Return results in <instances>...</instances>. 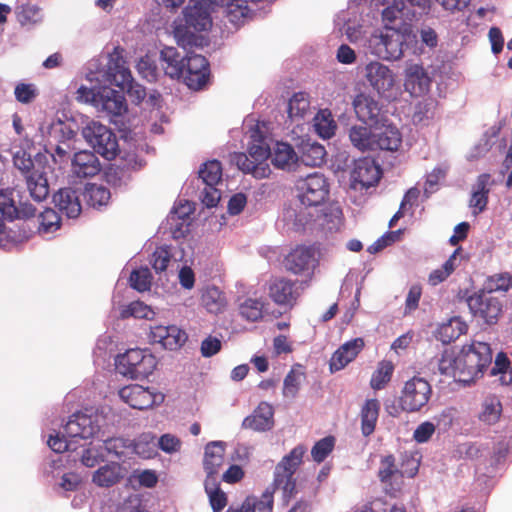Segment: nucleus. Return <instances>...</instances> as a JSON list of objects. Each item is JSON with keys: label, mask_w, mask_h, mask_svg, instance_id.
<instances>
[{"label": "nucleus", "mask_w": 512, "mask_h": 512, "mask_svg": "<svg viewBox=\"0 0 512 512\" xmlns=\"http://www.w3.org/2000/svg\"><path fill=\"white\" fill-rule=\"evenodd\" d=\"M217 0H189L173 22V34L177 44L184 48L202 47L204 38L201 32L212 28V10Z\"/></svg>", "instance_id": "nucleus-1"}, {"label": "nucleus", "mask_w": 512, "mask_h": 512, "mask_svg": "<svg viewBox=\"0 0 512 512\" xmlns=\"http://www.w3.org/2000/svg\"><path fill=\"white\" fill-rule=\"evenodd\" d=\"M492 362V350L485 342L472 341L458 353L459 382L469 384L483 376Z\"/></svg>", "instance_id": "nucleus-2"}, {"label": "nucleus", "mask_w": 512, "mask_h": 512, "mask_svg": "<svg viewBox=\"0 0 512 512\" xmlns=\"http://www.w3.org/2000/svg\"><path fill=\"white\" fill-rule=\"evenodd\" d=\"M305 451L302 445L296 446L289 454L285 455L275 467L271 489H274V491L276 489H282L287 502L294 497L297 492L294 474L302 463Z\"/></svg>", "instance_id": "nucleus-3"}, {"label": "nucleus", "mask_w": 512, "mask_h": 512, "mask_svg": "<svg viewBox=\"0 0 512 512\" xmlns=\"http://www.w3.org/2000/svg\"><path fill=\"white\" fill-rule=\"evenodd\" d=\"M365 79L382 99L393 102L400 95L396 74L388 66L372 61L365 66Z\"/></svg>", "instance_id": "nucleus-4"}, {"label": "nucleus", "mask_w": 512, "mask_h": 512, "mask_svg": "<svg viewBox=\"0 0 512 512\" xmlns=\"http://www.w3.org/2000/svg\"><path fill=\"white\" fill-rule=\"evenodd\" d=\"M115 365L120 374L138 379L151 375L156 368L157 361L149 351L134 348L118 355Z\"/></svg>", "instance_id": "nucleus-5"}, {"label": "nucleus", "mask_w": 512, "mask_h": 512, "mask_svg": "<svg viewBox=\"0 0 512 512\" xmlns=\"http://www.w3.org/2000/svg\"><path fill=\"white\" fill-rule=\"evenodd\" d=\"M432 395L430 383L422 377H413L405 382L399 396L402 412H419L425 407Z\"/></svg>", "instance_id": "nucleus-6"}, {"label": "nucleus", "mask_w": 512, "mask_h": 512, "mask_svg": "<svg viewBox=\"0 0 512 512\" xmlns=\"http://www.w3.org/2000/svg\"><path fill=\"white\" fill-rule=\"evenodd\" d=\"M84 139L104 158L114 159L118 152V141L115 133L107 126L92 121L82 130Z\"/></svg>", "instance_id": "nucleus-7"}, {"label": "nucleus", "mask_w": 512, "mask_h": 512, "mask_svg": "<svg viewBox=\"0 0 512 512\" xmlns=\"http://www.w3.org/2000/svg\"><path fill=\"white\" fill-rule=\"evenodd\" d=\"M297 188L301 204L319 206L327 199L330 186L323 174L314 172L298 180Z\"/></svg>", "instance_id": "nucleus-8"}, {"label": "nucleus", "mask_w": 512, "mask_h": 512, "mask_svg": "<svg viewBox=\"0 0 512 512\" xmlns=\"http://www.w3.org/2000/svg\"><path fill=\"white\" fill-rule=\"evenodd\" d=\"M467 303L471 313L489 325L497 323L502 314V302L485 290L470 296Z\"/></svg>", "instance_id": "nucleus-9"}, {"label": "nucleus", "mask_w": 512, "mask_h": 512, "mask_svg": "<svg viewBox=\"0 0 512 512\" xmlns=\"http://www.w3.org/2000/svg\"><path fill=\"white\" fill-rule=\"evenodd\" d=\"M119 397L131 408L146 410L164 402L163 393L138 384L125 386L119 390Z\"/></svg>", "instance_id": "nucleus-10"}, {"label": "nucleus", "mask_w": 512, "mask_h": 512, "mask_svg": "<svg viewBox=\"0 0 512 512\" xmlns=\"http://www.w3.org/2000/svg\"><path fill=\"white\" fill-rule=\"evenodd\" d=\"M405 43V34L386 25L385 30L375 37L374 52L382 59L398 60L403 55Z\"/></svg>", "instance_id": "nucleus-11"}, {"label": "nucleus", "mask_w": 512, "mask_h": 512, "mask_svg": "<svg viewBox=\"0 0 512 512\" xmlns=\"http://www.w3.org/2000/svg\"><path fill=\"white\" fill-rule=\"evenodd\" d=\"M352 106L357 119L365 125L378 126L388 120L383 106L368 93H358L352 101Z\"/></svg>", "instance_id": "nucleus-12"}, {"label": "nucleus", "mask_w": 512, "mask_h": 512, "mask_svg": "<svg viewBox=\"0 0 512 512\" xmlns=\"http://www.w3.org/2000/svg\"><path fill=\"white\" fill-rule=\"evenodd\" d=\"M210 75L209 62L207 59L195 53H188L183 64V77L185 84L193 90L202 89L207 83Z\"/></svg>", "instance_id": "nucleus-13"}, {"label": "nucleus", "mask_w": 512, "mask_h": 512, "mask_svg": "<svg viewBox=\"0 0 512 512\" xmlns=\"http://www.w3.org/2000/svg\"><path fill=\"white\" fill-rule=\"evenodd\" d=\"M378 478L384 485L387 494L396 497L403 484V475L396 459L392 454L386 455L380 460Z\"/></svg>", "instance_id": "nucleus-14"}, {"label": "nucleus", "mask_w": 512, "mask_h": 512, "mask_svg": "<svg viewBox=\"0 0 512 512\" xmlns=\"http://www.w3.org/2000/svg\"><path fill=\"white\" fill-rule=\"evenodd\" d=\"M431 77L421 64H408L404 70V89L413 97L426 94L431 86Z\"/></svg>", "instance_id": "nucleus-15"}, {"label": "nucleus", "mask_w": 512, "mask_h": 512, "mask_svg": "<svg viewBox=\"0 0 512 512\" xmlns=\"http://www.w3.org/2000/svg\"><path fill=\"white\" fill-rule=\"evenodd\" d=\"M149 339L164 349L177 350L186 342L187 334L175 325H157L150 327Z\"/></svg>", "instance_id": "nucleus-16"}, {"label": "nucleus", "mask_w": 512, "mask_h": 512, "mask_svg": "<svg viewBox=\"0 0 512 512\" xmlns=\"http://www.w3.org/2000/svg\"><path fill=\"white\" fill-rule=\"evenodd\" d=\"M269 297L272 301L279 306H288L292 308L300 293L296 287V282L286 278H277L273 280L268 289Z\"/></svg>", "instance_id": "nucleus-17"}, {"label": "nucleus", "mask_w": 512, "mask_h": 512, "mask_svg": "<svg viewBox=\"0 0 512 512\" xmlns=\"http://www.w3.org/2000/svg\"><path fill=\"white\" fill-rule=\"evenodd\" d=\"M374 128V151H397L402 144V134L393 124L380 123Z\"/></svg>", "instance_id": "nucleus-18"}, {"label": "nucleus", "mask_w": 512, "mask_h": 512, "mask_svg": "<svg viewBox=\"0 0 512 512\" xmlns=\"http://www.w3.org/2000/svg\"><path fill=\"white\" fill-rule=\"evenodd\" d=\"M494 183L495 181L489 173H482L477 177L469 199V207L472 209L473 215L476 216L486 209L489 193Z\"/></svg>", "instance_id": "nucleus-19"}, {"label": "nucleus", "mask_w": 512, "mask_h": 512, "mask_svg": "<svg viewBox=\"0 0 512 512\" xmlns=\"http://www.w3.org/2000/svg\"><path fill=\"white\" fill-rule=\"evenodd\" d=\"M95 108L109 116H120L127 110L126 99L122 93L114 89L107 87L99 88V96Z\"/></svg>", "instance_id": "nucleus-20"}, {"label": "nucleus", "mask_w": 512, "mask_h": 512, "mask_svg": "<svg viewBox=\"0 0 512 512\" xmlns=\"http://www.w3.org/2000/svg\"><path fill=\"white\" fill-rule=\"evenodd\" d=\"M109 74L112 76V82L115 85L122 89H127L129 97L133 98L138 103L145 98V88L139 84L133 83L129 69L124 67L123 64L116 62L114 68L109 66Z\"/></svg>", "instance_id": "nucleus-21"}, {"label": "nucleus", "mask_w": 512, "mask_h": 512, "mask_svg": "<svg viewBox=\"0 0 512 512\" xmlns=\"http://www.w3.org/2000/svg\"><path fill=\"white\" fill-rule=\"evenodd\" d=\"M317 248L314 245H299L285 258V267L294 274L307 270L316 261Z\"/></svg>", "instance_id": "nucleus-22"}, {"label": "nucleus", "mask_w": 512, "mask_h": 512, "mask_svg": "<svg viewBox=\"0 0 512 512\" xmlns=\"http://www.w3.org/2000/svg\"><path fill=\"white\" fill-rule=\"evenodd\" d=\"M381 169L373 161L364 159L359 161L352 172L354 188L368 189L375 186L381 178Z\"/></svg>", "instance_id": "nucleus-23"}, {"label": "nucleus", "mask_w": 512, "mask_h": 512, "mask_svg": "<svg viewBox=\"0 0 512 512\" xmlns=\"http://www.w3.org/2000/svg\"><path fill=\"white\" fill-rule=\"evenodd\" d=\"M363 338L358 337L342 344L330 359V370L339 371L352 362L364 348Z\"/></svg>", "instance_id": "nucleus-24"}, {"label": "nucleus", "mask_w": 512, "mask_h": 512, "mask_svg": "<svg viewBox=\"0 0 512 512\" xmlns=\"http://www.w3.org/2000/svg\"><path fill=\"white\" fill-rule=\"evenodd\" d=\"M101 164L94 152L83 150L75 153L72 160V172L78 178H88L97 175Z\"/></svg>", "instance_id": "nucleus-25"}, {"label": "nucleus", "mask_w": 512, "mask_h": 512, "mask_svg": "<svg viewBox=\"0 0 512 512\" xmlns=\"http://www.w3.org/2000/svg\"><path fill=\"white\" fill-rule=\"evenodd\" d=\"M63 429L67 437L71 439H88L94 436L97 427L93 424L90 416L84 413H75L69 418Z\"/></svg>", "instance_id": "nucleus-26"}, {"label": "nucleus", "mask_w": 512, "mask_h": 512, "mask_svg": "<svg viewBox=\"0 0 512 512\" xmlns=\"http://www.w3.org/2000/svg\"><path fill=\"white\" fill-rule=\"evenodd\" d=\"M273 415V407L267 402H261L253 413L243 420L242 427L254 431L270 430L274 424Z\"/></svg>", "instance_id": "nucleus-27"}, {"label": "nucleus", "mask_w": 512, "mask_h": 512, "mask_svg": "<svg viewBox=\"0 0 512 512\" xmlns=\"http://www.w3.org/2000/svg\"><path fill=\"white\" fill-rule=\"evenodd\" d=\"M55 206L68 218H77L82 210L77 191L72 188L59 189L53 195Z\"/></svg>", "instance_id": "nucleus-28"}, {"label": "nucleus", "mask_w": 512, "mask_h": 512, "mask_svg": "<svg viewBox=\"0 0 512 512\" xmlns=\"http://www.w3.org/2000/svg\"><path fill=\"white\" fill-rule=\"evenodd\" d=\"M224 453L225 448L220 441H213L206 445L203 459L206 479L210 477L217 479L219 469L224 463Z\"/></svg>", "instance_id": "nucleus-29"}, {"label": "nucleus", "mask_w": 512, "mask_h": 512, "mask_svg": "<svg viewBox=\"0 0 512 512\" xmlns=\"http://www.w3.org/2000/svg\"><path fill=\"white\" fill-rule=\"evenodd\" d=\"M271 162L277 169L292 171L298 163V154L285 142H277L272 149Z\"/></svg>", "instance_id": "nucleus-30"}, {"label": "nucleus", "mask_w": 512, "mask_h": 512, "mask_svg": "<svg viewBox=\"0 0 512 512\" xmlns=\"http://www.w3.org/2000/svg\"><path fill=\"white\" fill-rule=\"evenodd\" d=\"M326 150L323 145L310 140L302 141L299 146L298 162L305 166L318 167L325 162Z\"/></svg>", "instance_id": "nucleus-31"}, {"label": "nucleus", "mask_w": 512, "mask_h": 512, "mask_svg": "<svg viewBox=\"0 0 512 512\" xmlns=\"http://www.w3.org/2000/svg\"><path fill=\"white\" fill-rule=\"evenodd\" d=\"M123 478L121 465L111 462L99 467L92 476V482L98 487H111Z\"/></svg>", "instance_id": "nucleus-32"}, {"label": "nucleus", "mask_w": 512, "mask_h": 512, "mask_svg": "<svg viewBox=\"0 0 512 512\" xmlns=\"http://www.w3.org/2000/svg\"><path fill=\"white\" fill-rule=\"evenodd\" d=\"M44 171L33 169L26 175V185L30 196L37 202H41L49 195V184Z\"/></svg>", "instance_id": "nucleus-33"}, {"label": "nucleus", "mask_w": 512, "mask_h": 512, "mask_svg": "<svg viewBox=\"0 0 512 512\" xmlns=\"http://www.w3.org/2000/svg\"><path fill=\"white\" fill-rule=\"evenodd\" d=\"M185 58H181L174 47H165L160 52L161 66L166 75L171 78H180L183 73Z\"/></svg>", "instance_id": "nucleus-34"}, {"label": "nucleus", "mask_w": 512, "mask_h": 512, "mask_svg": "<svg viewBox=\"0 0 512 512\" xmlns=\"http://www.w3.org/2000/svg\"><path fill=\"white\" fill-rule=\"evenodd\" d=\"M380 402L377 399H368L360 411L361 432L368 437L374 433L379 417Z\"/></svg>", "instance_id": "nucleus-35"}, {"label": "nucleus", "mask_w": 512, "mask_h": 512, "mask_svg": "<svg viewBox=\"0 0 512 512\" xmlns=\"http://www.w3.org/2000/svg\"><path fill=\"white\" fill-rule=\"evenodd\" d=\"M233 161L241 171L252 174L257 179L267 178L271 174L269 165L259 164V162L250 157L249 153H235Z\"/></svg>", "instance_id": "nucleus-36"}, {"label": "nucleus", "mask_w": 512, "mask_h": 512, "mask_svg": "<svg viewBox=\"0 0 512 512\" xmlns=\"http://www.w3.org/2000/svg\"><path fill=\"white\" fill-rule=\"evenodd\" d=\"M349 139L361 152L374 151V130L371 126L353 125L349 129Z\"/></svg>", "instance_id": "nucleus-37"}, {"label": "nucleus", "mask_w": 512, "mask_h": 512, "mask_svg": "<svg viewBox=\"0 0 512 512\" xmlns=\"http://www.w3.org/2000/svg\"><path fill=\"white\" fill-rule=\"evenodd\" d=\"M438 103L433 98H425L416 103L412 114L414 125L427 126L435 118Z\"/></svg>", "instance_id": "nucleus-38"}, {"label": "nucleus", "mask_w": 512, "mask_h": 512, "mask_svg": "<svg viewBox=\"0 0 512 512\" xmlns=\"http://www.w3.org/2000/svg\"><path fill=\"white\" fill-rule=\"evenodd\" d=\"M204 489L213 512H221L228 504V496L221 489L218 479H205Z\"/></svg>", "instance_id": "nucleus-39"}, {"label": "nucleus", "mask_w": 512, "mask_h": 512, "mask_svg": "<svg viewBox=\"0 0 512 512\" xmlns=\"http://www.w3.org/2000/svg\"><path fill=\"white\" fill-rule=\"evenodd\" d=\"M252 143L248 148V153L251 158L255 159L256 162L263 165H269L267 159L271 158L272 149L268 146L264 136L258 129H253L251 132Z\"/></svg>", "instance_id": "nucleus-40"}, {"label": "nucleus", "mask_w": 512, "mask_h": 512, "mask_svg": "<svg viewBox=\"0 0 512 512\" xmlns=\"http://www.w3.org/2000/svg\"><path fill=\"white\" fill-rule=\"evenodd\" d=\"M467 329V324L460 317H453L438 328L437 337L443 343H450L465 334Z\"/></svg>", "instance_id": "nucleus-41"}, {"label": "nucleus", "mask_w": 512, "mask_h": 512, "mask_svg": "<svg viewBox=\"0 0 512 512\" xmlns=\"http://www.w3.org/2000/svg\"><path fill=\"white\" fill-rule=\"evenodd\" d=\"M131 448L143 459H151L157 454L156 436L152 433H142L132 441Z\"/></svg>", "instance_id": "nucleus-42"}, {"label": "nucleus", "mask_w": 512, "mask_h": 512, "mask_svg": "<svg viewBox=\"0 0 512 512\" xmlns=\"http://www.w3.org/2000/svg\"><path fill=\"white\" fill-rule=\"evenodd\" d=\"M199 179L203 185L217 186L222 180V166L218 160L205 162L199 169Z\"/></svg>", "instance_id": "nucleus-43"}, {"label": "nucleus", "mask_w": 512, "mask_h": 512, "mask_svg": "<svg viewBox=\"0 0 512 512\" xmlns=\"http://www.w3.org/2000/svg\"><path fill=\"white\" fill-rule=\"evenodd\" d=\"M201 301L203 306L211 313H219L226 306L225 295L215 286L205 289Z\"/></svg>", "instance_id": "nucleus-44"}, {"label": "nucleus", "mask_w": 512, "mask_h": 512, "mask_svg": "<svg viewBox=\"0 0 512 512\" xmlns=\"http://www.w3.org/2000/svg\"><path fill=\"white\" fill-rule=\"evenodd\" d=\"M84 195L88 205L94 208L107 205L111 198L109 189L97 184H89L85 189Z\"/></svg>", "instance_id": "nucleus-45"}, {"label": "nucleus", "mask_w": 512, "mask_h": 512, "mask_svg": "<svg viewBox=\"0 0 512 512\" xmlns=\"http://www.w3.org/2000/svg\"><path fill=\"white\" fill-rule=\"evenodd\" d=\"M394 372V365L391 361L379 362L377 369L372 374L370 385L375 390L383 389L390 382Z\"/></svg>", "instance_id": "nucleus-46"}, {"label": "nucleus", "mask_w": 512, "mask_h": 512, "mask_svg": "<svg viewBox=\"0 0 512 512\" xmlns=\"http://www.w3.org/2000/svg\"><path fill=\"white\" fill-rule=\"evenodd\" d=\"M49 135L51 139L50 145L52 146V141L62 144L70 143L75 138L76 132L71 124L59 120L51 125Z\"/></svg>", "instance_id": "nucleus-47"}, {"label": "nucleus", "mask_w": 512, "mask_h": 512, "mask_svg": "<svg viewBox=\"0 0 512 512\" xmlns=\"http://www.w3.org/2000/svg\"><path fill=\"white\" fill-rule=\"evenodd\" d=\"M483 409L479 415V419L489 425L495 424L501 416L502 404L496 397H488L482 405Z\"/></svg>", "instance_id": "nucleus-48"}, {"label": "nucleus", "mask_w": 512, "mask_h": 512, "mask_svg": "<svg viewBox=\"0 0 512 512\" xmlns=\"http://www.w3.org/2000/svg\"><path fill=\"white\" fill-rule=\"evenodd\" d=\"M438 370L442 375L451 376L459 382L458 355L452 350H444L438 361Z\"/></svg>", "instance_id": "nucleus-49"}, {"label": "nucleus", "mask_w": 512, "mask_h": 512, "mask_svg": "<svg viewBox=\"0 0 512 512\" xmlns=\"http://www.w3.org/2000/svg\"><path fill=\"white\" fill-rule=\"evenodd\" d=\"M310 107L309 96L305 92L294 93L288 102V115L290 118H303Z\"/></svg>", "instance_id": "nucleus-50"}, {"label": "nucleus", "mask_w": 512, "mask_h": 512, "mask_svg": "<svg viewBox=\"0 0 512 512\" xmlns=\"http://www.w3.org/2000/svg\"><path fill=\"white\" fill-rule=\"evenodd\" d=\"M336 127V123L330 113L326 115L321 111L314 118L315 131L323 139H330L334 136Z\"/></svg>", "instance_id": "nucleus-51"}, {"label": "nucleus", "mask_w": 512, "mask_h": 512, "mask_svg": "<svg viewBox=\"0 0 512 512\" xmlns=\"http://www.w3.org/2000/svg\"><path fill=\"white\" fill-rule=\"evenodd\" d=\"M16 17L22 26L36 24L42 20L41 9L34 4H23L17 8Z\"/></svg>", "instance_id": "nucleus-52"}, {"label": "nucleus", "mask_w": 512, "mask_h": 512, "mask_svg": "<svg viewBox=\"0 0 512 512\" xmlns=\"http://www.w3.org/2000/svg\"><path fill=\"white\" fill-rule=\"evenodd\" d=\"M60 223V216L51 208H46L39 215V231L42 233H51L56 231L60 228Z\"/></svg>", "instance_id": "nucleus-53"}, {"label": "nucleus", "mask_w": 512, "mask_h": 512, "mask_svg": "<svg viewBox=\"0 0 512 512\" xmlns=\"http://www.w3.org/2000/svg\"><path fill=\"white\" fill-rule=\"evenodd\" d=\"M264 304L259 299H246L239 307L240 314L249 321L262 318Z\"/></svg>", "instance_id": "nucleus-54"}, {"label": "nucleus", "mask_w": 512, "mask_h": 512, "mask_svg": "<svg viewBox=\"0 0 512 512\" xmlns=\"http://www.w3.org/2000/svg\"><path fill=\"white\" fill-rule=\"evenodd\" d=\"M129 281L133 289L144 292L151 287L152 275L147 267L140 268L132 271Z\"/></svg>", "instance_id": "nucleus-55"}, {"label": "nucleus", "mask_w": 512, "mask_h": 512, "mask_svg": "<svg viewBox=\"0 0 512 512\" xmlns=\"http://www.w3.org/2000/svg\"><path fill=\"white\" fill-rule=\"evenodd\" d=\"M153 311L149 306L141 301L131 302L128 306L122 309L120 316L123 319L135 317L140 319H149L153 315Z\"/></svg>", "instance_id": "nucleus-56"}, {"label": "nucleus", "mask_w": 512, "mask_h": 512, "mask_svg": "<svg viewBox=\"0 0 512 512\" xmlns=\"http://www.w3.org/2000/svg\"><path fill=\"white\" fill-rule=\"evenodd\" d=\"M13 194L14 191L10 189L0 191V212L9 220L16 219L18 213Z\"/></svg>", "instance_id": "nucleus-57"}, {"label": "nucleus", "mask_w": 512, "mask_h": 512, "mask_svg": "<svg viewBox=\"0 0 512 512\" xmlns=\"http://www.w3.org/2000/svg\"><path fill=\"white\" fill-rule=\"evenodd\" d=\"M304 377V373L301 371L291 369L286 375L283 383V395L284 397L295 398L298 394L301 384V378Z\"/></svg>", "instance_id": "nucleus-58"}, {"label": "nucleus", "mask_w": 512, "mask_h": 512, "mask_svg": "<svg viewBox=\"0 0 512 512\" xmlns=\"http://www.w3.org/2000/svg\"><path fill=\"white\" fill-rule=\"evenodd\" d=\"M458 253V249L453 252V254L449 257V259L443 264V266L439 269L432 271L429 275V283L431 285H438L444 280L448 278V276L454 271L455 265L454 262L456 260V255Z\"/></svg>", "instance_id": "nucleus-59"}, {"label": "nucleus", "mask_w": 512, "mask_h": 512, "mask_svg": "<svg viewBox=\"0 0 512 512\" xmlns=\"http://www.w3.org/2000/svg\"><path fill=\"white\" fill-rule=\"evenodd\" d=\"M335 445V438L327 436L315 443L311 450L312 458L315 462L321 463L332 452Z\"/></svg>", "instance_id": "nucleus-60"}, {"label": "nucleus", "mask_w": 512, "mask_h": 512, "mask_svg": "<svg viewBox=\"0 0 512 512\" xmlns=\"http://www.w3.org/2000/svg\"><path fill=\"white\" fill-rule=\"evenodd\" d=\"M512 287V278L508 274H496L490 276L485 283V291L491 292H506Z\"/></svg>", "instance_id": "nucleus-61"}, {"label": "nucleus", "mask_w": 512, "mask_h": 512, "mask_svg": "<svg viewBox=\"0 0 512 512\" xmlns=\"http://www.w3.org/2000/svg\"><path fill=\"white\" fill-rule=\"evenodd\" d=\"M171 256L170 248L168 246H160L155 249L151 256L150 263L156 273L163 272L167 269Z\"/></svg>", "instance_id": "nucleus-62"}, {"label": "nucleus", "mask_w": 512, "mask_h": 512, "mask_svg": "<svg viewBox=\"0 0 512 512\" xmlns=\"http://www.w3.org/2000/svg\"><path fill=\"white\" fill-rule=\"evenodd\" d=\"M131 445L132 441L122 437H112L104 441L105 450L117 457H121L127 448H131Z\"/></svg>", "instance_id": "nucleus-63"}, {"label": "nucleus", "mask_w": 512, "mask_h": 512, "mask_svg": "<svg viewBox=\"0 0 512 512\" xmlns=\"http://www.w3.org/2000/svg\"><path fill=\"white\" fill-rule=\"evenodd\" d=\"M157 447L167 454H173L180 451L182 441L176 435L166 433L158 439Z\"/></svg>", "instance_id": "nucleus-64"}]
</instances>
